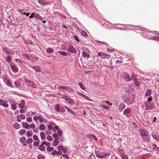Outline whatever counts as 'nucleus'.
I'll return each mask as SVG.
<instances>
[{"label":"nucleus","instance_id":"nucleus-1","mask_svg":"<svg viewBox=\"0 0 159 159\" xmlns=\"http://www.w3.org/2000/svg\"><path fill=\"white\" fill-rule=\"evenodd\" d=\"M95 151L96 156L98 159H102L105 156H108L109 155L106 153L102 152H100L99 149H97Z\"/></svg>","mask_w":159,"mask_h":159},{"label":"nucleus","instance_id":"nucleus-2","mask_svg":"<svg viewBox=\"0 0 159 159\" xmlns=\"http://www.w3.org/2000/svg\"><path fill=\"white\" fill-rule=\"evenodd\" d=\"M123 79L127 82H129L132 79V74L131 77L129 74L125 73L123 74Z\"/></svg>","mask_w":159,"mask_h":159},{"label":"nucleus","instance_id":"nucleus-3","mask_svg":"<svg viewBox=\"0 0 159 159\" xmlns=\"http://www.w3.org/2000/svg\"><path fill=\"white\" fill-rule=\"evenodd\" d=\"M98 55L99 57H101L103 59H108L111 57L110 55L104 54L103 52H98Z\"/></svg>","mask_w":159,"mask_h":159},{"label":"nucleus","instance_id":"nucleus-4","mask_svg":"<svg viewBox=\"0 0 159 159\" xmlns=\"http://www.w3.org/2000/svg\"><path fill=\"white\" fill-rule=\"evenodd\" d=\"M132 79L134 82L135 85L137 86H139L140 85V82L137 80V78L134 73L132 74Z\"/></svg>","mask_w":159,"mask_h":159},{"label":"nucleus","instance_id":"nucleus-5","mask_svg":"<svg viewBox=\"0 0 159 159\" xmlns=\"http://www.w3.org/2000/svg\"><path fill=\"white\" fill-rule=\"evenodd\" d=\"M139 133L142 137L148 134V133L147 131L144 129H140L139 130Z\"/></svg>","mask_w":159,"mask_h":159},{"label":"nucleus","instance_id":"nucleus-6","mask_svg":"<svg viewBox=\"0 0 159 159\" xmlns=\"http://www.w3.org/2000/svg\"><path fill=\"white\" fill-rule=\"evenodd\" d=\"M25 82L29 86L34 88H36V84H35L33 81L28 80H25Z\"/></svg>","mask_w":159,"mask_h":159},{"label":"nucleus","instance_id":"nucleus-7","mask_svg":"<svg viewBox=\"0 0 159 159\" xmlns=\"http://www.w3.org/2000/svg\"><path fill=\"white\" fill-rule=\"evenodd\" d=\"M0 105H2L5 107H7L8 106V105L7 103V102L0 99Z\"/></svg>","mask_w":159,"mask_h":159},{"label":"nucleus","instance_id":"nucleus-8","mask_svg":"<svg viewBox=\"0 0 159 159\" xmlns=\"http://www.w3.org/2000/svg\"><path fill=\"white\" fill-rule=\"evenodd\" d=\"M2 49L3 51L5 52L7 55H8L11 54L12 53V51H10V50H9L6 48H3Z\"/></svg>","mask_w":159,"mask_h":159},{"label":"nucleus","instance_id":"nucleus-9","mask_svg":"<svg viewBox=\"0 0 159 159\" xmlns=\"http://www.w3.org/2000/svg\"><path fill=\"white\" fill-rule=\"evenodd\" d=\"M68 51L69 52L72 53H75L76 52V49L72 46H70L69 48Z\"/></svg>","mask_w":159,"mask_h":159},{"label":"nucleus","instance_id":"nucleus-10","mask_svg":"<svg viewBox=\"0 0 159 159\" xmlns=\"http://www.w3.org/2000/svg\"><path fill=\"white\" fill-rule=\"evenodd\" d=\"M151 148L152 150L155 152H157L159 150V148L158 147L156 144H153L152 145Z\"/></svg>","mask_w":159,"mask_h":159},{"label":"nucleus","instance_id":"nucleus-11","mask_svg":"<svg viewBox=\"0 0 159 159\" xmlns=\"http://www.w3.org/2000/svg\"><path fill=\"white\" fill-rule=\"evenodd\" d=\"M38 2L43 6L47 5L50 4L49 2H45L43 0H39Z\"/></svg>","mask_w":159,"mask_h":159},{"label":"nucleus","instance_id":"nucleus-12","mask_svg":"<svg viewBox=\"0 0 159 159\" xmlns=\"http://www.w3.org/2000/svg\"><path fill=\"white\" fill-rule=\"evenodd\" d=\"M59 142V139H56L54 140L52 144V145L53 146H56L58 144Z\"/></svg>","mask_w":159,"mask_h":159},{"label":"nucleus","instance_id":"nucleus-13","mask_svg":"<svg viewBox=\"0 0 159 159\" xmlns=\"http://www.w3.org/2000/svg\"><path fill=\"white\" fill-rule=\"evenodd\" d=\"M39 119L41 122H43L44 123H47V120L45 118H44L41 117L40 115L39 116Z\"/></svg>","mask_w":159,"mask_h":159},{"label":"nucleus","instance_id":"nucleus-14","mask_svg":"<svg viewBox=\"0 0 159 159\" xmlns=\"http://www.w3.org/2000/svg\"><path fill=\"white\" fill-rule=\"evenodd\" d=\"M11 68L12 71L15 73L17 72L18 71V69L16 66L12 65Z\"/></svg>","mask_w":159,"mask_h":159},{"label":"nucleus","instance_id":"nucleus-15","mask_svg":"<svg viewBox=\"0 0 159 159\" xmlns=\"http://www.w3.org/2000/svg\"><path fill=\"white\" fill-rule=\"evenodd\" d=\"M142 138L143 140L146 142H148L150 140V138L148 134L143 137Z\"/></svg>","mask_w":159,"mask_h":159},{"label":"nucleus","instance_id":"nucleus-16","mask_svg":"<svg viewBox=\"0 0 159 159\" xmlns=\"http://www.w3.org/2000/svg\"><path fill=\"white\" fill-rule=\"evenodd\" d=\"M29 126L30 125L28 123L24 122H22V126L24 128L28 129L29 128Z\"/></svg>","mask_w":159,"mask_h":159},{"label":"nucleus","instance_id":"nucleus-17","mask_svg":"<svg viewBox=\"0 0 159 159\" xmlns=\"http://www.w3.org/2000/svg\"><path fill=\"white\" fill-rule=\"evenodd\" d=\"M145 109L146 110H151L150 108H154L153 106H150V105L145 103Z\"/></svg>","mask_w":159,"mask_h":159},{"label":"nucleus","instance_id":"nucleus-18","mask_svg":"<svg viewBox=\"0 0 159 159\" xmlns=\"http://www.w3.org/2000/svg\"><path fill=\"white\" fill-rule=\"evenodd\" d=\"M14 84L16 87H19L21 85V83L19 80H16V81L14 82Z\"/></svg>","mask_w":159,"mask_h":159},{"label":"nucleus","instance_id":"nucleus-19","mask_svg":"<svg viewBox=\"0 0 159 159\" xmlns=\"http://www.w3.org/2000/svg\"><path fill=\"white\" fill-rule=\"evenodd\" d=\"M25 101L24 100H22L20 103L18 104L19 107L20 108H22L25 107Z\"/></svg>","mask_w":159,"mask_h":159},{"label":"nucleus","instance_id":"nucleus-20","mask_svg":"<svg viewBox=\"0 0 159 159\" xmlns=\"http://www.w3.org/2000/svg\"><path fill=\"white\" fill-rule=\"evenodd\" d=\"M20 141L22 143H23L24 145H25L26 144L25 143H26V139L25 137H22L20 138Z\"/></svg>","mask_w":159,"mask_h":159},{"label":"nucleus","instance_id":"nucleus-21","mask_svg":"<svg viewBox=\"0 0 159 159\" xmlns=\"http://www.w3.org/2000/svg\"><path fill=\"white\" fill-rule=\"evenodd\" d=\"M34 69L35 71L38 73L41 72V70H40V67L37 66H35L32 67Z\"/></svg>","mask_w":159,"mask_h":159},{"label":"nucleus","instance_id":"nucleus-22","mask_svg":"<svg viewBox=\"0 0 159 159\" xmlns=\"http://www.w3.org/2000/svg\"><path fill=\"white\" fill-rule=\"evenodd\" d=\"M152 93V91L150 89H148L147 90L145 93V96L146 97L150 96Z\"/></svg>","mask_w":159,"mask_h":159},{"label":"nucleus","instance_id":"nucleus-23","mask_svg":"<svg viewBox=\"0 0 159 159\" xmlns=\"http://www.w3.org/2000/svg\"><path fill=\"white\" fill-rule=\"evenodd\" d=\"M65 107L67 109V111L68 112H70L71 113L75 115V113L73 111L70 110L69 108H68L66 106H65Z\"/></svg>","mask_w":159,"mask_h":159},{"label":"nucleus","instance_id":"nucleus-24","mask_svg":"<svg viewBox=\"0 0 159 159\" xmlns=\"http://www.w3.org/2000/svg\"><path fill=\"white\" fill-rule=\"evenodd\" d=\"M7 85L9 87H12L13 88H14V87L10 80H7Z\"/></svg>","mask_w":159,"mask_h":159},{"label":"nucleus","instance_id":"nucleus-25","mask_svg":"<svg viewBox=\"0 0 159 159\" xmlns=\"http://www.w3.org/2000/svg\"><path fill=\"white\" fill-rule=\"evenodd\" d=\"M46 127L43 124L40 125L39 127V129L42 130H44L46 129Z\"/></svg>","mask_w":159,"mask_h":159},{"label":"nucleus","instance_id":"nucleus-26","mask_svg":"<svg viewBox=\"0 0 159 159\" xmlns=\"http://www.w3.org/2000/svg\"><path fill=\"white\" fill-rule=\"evenodd\" d=\"M46 51L48 53H50L54 52L53 50V49L51 48H48L46 50Z\"/></svg>","mask_w":159,"mask_h":159},{"label":"nucleus","instance_id":"nucleus-27","mask_svg":"<svg viewBox=\"0 0 159 159\" xmlns=\"http://www.w3.org/2000/svg\"><path fill=\"white\" fill-rule=\"evenodd\" d=\"M82 54V56L84 58H85L86 57H89V55L86 52L84 51L83 52Z\"/></svg>","mask_w":159,"mask_h":159},{"label":"nucleus","instance_id":"nucleus-28","mask_svg":"<svg viewBox=\"0 0 159 159\" xmlns=\"http://www.w3.org/2000/svg\"><path fill=\"white\" fill-rule=\"evenodd\" d=\"M44 144H43V143H42L41 145L39 147V149L42 151H43L45 150V147L44 146Z\"/></svg>","mask_w":159,"mask_h":159},{"label":"nucleus","instance_id":"nucleus-29","mask_svg":"<svg viewBox=\"0 0 159 159\" xmlns=\"http://www.w3.org/2000/svg\"><path fill=\"white\" fill-rule=\"evenodd\" d=\"M26 131V130L24 129H22L20 130L19 134L21 135H22L25 133Z\"/></svg>","mask_w":159,"mask_h":159},{"label":"nucleus","instance_id":"nucleus-30","mask_svg":"<svg viewBox=\"0 0 159 159\" xmlns=\"http://www.w3.org/2000/svg\"><path fill=\"white\" fill-rule=\"evenodd\" d=\"M58 52L63 56H66L67 55V53L64 52L59 51H58Z\"/></svg>","mask_w":159,"mask_h":159},{"label":"nucleus","instance_id":"nucleus-31","mask_svg":"<svg viewBox=\"0 0 159 159\" xmlns=\"http://www.w3.org/2000/svg\"><path fill=\"white\" fill-rule=\"evenodd\" d=\"M34 17H35L36 18L38 19L42 20H43V18L39 15L38 14H36L35 16H34Z\"/></svg>","mask_w":159,"mask_h":159},{"label":"nucleus","instance_id":"nucleus-32","mask_svg":"<svg viewBox=\"0 0 159 159\" xmlns=\"http://www.w3.org/2000/svg\"><path fill=\"white\" fill-rule=\"evenodd\" d=\"M62 98L65 100L67 102H68V101H70V98L67 96H62Z\"/></svg>","mask_w":159,"mask_h":159},{"label":"nucleus","instance_id":"nucleus-33","mask_svg":"<svg viewBox=\"0 0 159 159\" xmlns=\"http://www.w3.org/2000/svg\"><path fill=\"white\" fill-rule=\"evenodd\" d=\"M60 105L59 104H57L56 106L55 110L56 111L59 112L60 111Z\"/></svg>","mask_w":159,"mask_h":159},{"label":"nucleus","instance_id":"nucleus-34","mask_svg":"<svg viewBox=\"0 0 159 159\" xmlns=\"http://www.w3.org/2000/svg\"><path fill=\"white\" fill-rule=\"evenodd\" d=\"M13 126L15 128L18 129L20 128V125L18 123H15L14 125Z\"/></svg>","mask_w":159,"mask_h":159},{"label":"nucleus","instance_id":"nucleus-35","mask_svg":"<svg viewBox=\"0 0 159 159\" xmlns=\"http://www.w3.org/2000/svg\"><path fill=\"white\" fill-rule=\"evenodd\" d=\"M33 132L32 131H27L26 133V135L27 136H31L33 135Z\"/></svg>","mask_w":159,"mask_h":159},{"label":"nucleus","instance_id":"nucleus-36","mask_svg":"<svg viewBox=\"0 0 159 159\" xmlns=\"http://www.w3.org/2000/svg\"><path fill=\"white\" fill-rule=\"evenodd\" d=\"M20 108L21 109L20 110V111L21 113H24L27 110V107H26Z\"/></svg>","mask_w":159,"mask_h":159},{"label":"nucleus","instance_id":"nucleus-37","mask_svg":"<svg viewBox=\"0 0 159 159\" xmlns=\"http://www.w3.org/2000/svg\"><path fill=\"white\" fill-rule=\"evenodd\" d=\"M130 111V108H127L125 109L124 111V113L125 114H129Z\"/></svg>","mask_w":159,"mask_h":159},{"label":"nucleus","instance_id":"nucleus-38","mask_svg":"<svg viewBox=\"0 0 159 159\" xmlns=\"http://www.w3.org/2000/svg\"><path fill=\"white\" fill-rule=\"evenodd\" d=\"M59 89H64L66 90H68L69 89H70L69 87H68L66 86H60L58 87Z\"/></svg>","mask_w":159,"mask_h":159},{"label":"nucleus","instance_id":"nucleus-39","mask_svg":"<svg viewBox=\"0 0 159 159\" xmlns=\"http://www.w3.org/2000/svg\"><path fill=\"white\" fill-rule=\"evenodd\" d=\"M40 136L42 139H44L45 137V133L44 132H41L40 133Z\"/></svg>","mask_w":159,"mask_h":159},{"label":"nucleus","instance_id":"nucleus-40","mask_svg":"<svg viewBox=\"0 0 159 159\" xmlns=\"http://www.w3.org/2000/svg\"><path fill=\"white\" fill-rule=\"evenodd\" d=\"M81 33V35L84 37H86L87 36H88L87 34L84 30L82 31Z\"/></svg>","mask_w":159,"mask_h":159},{"label":"nucleus","instance_id":"nucleus-41","mask_svg":"<svg viewBox=\"0 0 159 159\" xmlns=\"http://www.w3.org/2000/svg\"><path fill=\"white\" fill-rule=\"evenodd\" d=\"M89 137L90 138H91L94 139V140H97V138L94 135L92 134H90L88 135Z\"/></svg>","mask_w":159,"mask_h":159},{"label":"nucleus","instance_id":"nucleus-42","mask_svg":"<svg viewBox=\"0 0 159 159\" xmlns=\"http://www.w3.org/2000/svg\"><path fill=\"white\" fill-rule=\"evenodd\" d=\"M121 157L122 159H128V157L127 155L123 154L121 155Z\"/></svg>","mask_w":159,"mask_h":159},{"label":"nucleus","instance_id":"nucleus-43","mask_svg":"<svg viewBox=\"0 0 159 159\" xmlns=\"http://www.w3.org/2000/svg\"><path fill=\"white\" fill-rule=\"evenodd\" d=\"M125 107V105L123 103L120 104L119 105L120 109H121V110H123Z\"/></svg>","mask_w":159,"mask_h":159},{"label":"nucleus","instance_id":"nucleus-44","mask_svg":"<svg viewBox=\"0 0 159 159\" xmlns=\"http://www.w3.org/2000/svg\"><path fill=\"white\" fill-rule=\"evenodd\" d=\"M16 103H14L11 104V108L13 110H15L16 108Z\"/></svg>","mask_w":159,"mask_h":159},{"label":"nucleus","instance_id":"nucleus-45","mask_svg":"<svg viewBox=\"0 0 159 159\" xmlns=\"http://www.w3.org/2000/svg\"><path fill=\"white\" fill-rule=\"evenodd\" d=\"M59 127L57 126H55L53 128H52V130L53 131L55 132L58 129Z\"/></svg>","mask_w":159,"mask_h":159},{"label":"nucleus","instance_id":"nucleus-46","mask_svg":"<svg viewBox=\"0 0 159 159\" xmlns=\"http://www.w3.org/2000/svg\"><path fill=\"white\" fill-rule=\"evenodd\" d=\"M79 85L84 90L85 89V87L84 86L83 84L81 82H79Z\"/></svg>","mask_w":159,"mask_h":159},{"label":"nucleus","instance_id":"nucleus-47","mask_svg":"<svg viewBox=\"0 0 159 159\" xmlns=\"http://www.w3.org/2000/svg\"><path fill=\"white\" fill-rule=\"evenodd\" d=\"M33 139H32L29 138L27 140V143H32L33 142Z\"/></svg>","mask_w":159,"mask_h":159},{"label":"nucleus","instance_id":"nucleus-48","mask_svg":"<svg viewBox=\"0 0 159 159\" xmlns=\"http://www.w3.org/2000/svg\"><path fill=\"white\" fill-rule=\"evenodd\" d=\"M6 60L7 62H10L11 61V58L10 56H9L6 57Z\"/></svg>","mask_w":159,"mask_h":159},{"label":"nucleus","instance_id":"nucleus-49","mask_svg":"<svg viewBox=\"0 0 159 159\" xmlns=\"http://www.w3.org/2000/svg\"><path fill=\"white\" fill-rule=\"evenodd\" d=\"M47 150L48 152H51L53 150V148L52 147H48L47 148Z\"/></svg>","mask_w":159,"mask_h":159},{"label":"nucleus","instance_id":"nucleus-50","mask_svg":"<svg viewBox=\"0 0 159 159\" xmlns=\"http://www.w3.org/2000/svg\"><path fill=\"white\" fill-rule=\"evenodd\" d=\"M18 11L21 14H25V12H24L23 10H19Z\"/></svg>","mask_w":159,"mask_h":159},{"label":"nucleus","instance_id":"nucleus-51","mask_svg":"<svg viewBox=\"0 0 159 159\" xmlns=\"http://www.w3.org/2000/svg\"><path fill=\"white\" fill-rule=\"evenodd\" d=\"M33 139L35 140H37L39 141V139H38V136L36 135H34L33 137Z\"/></svg>","mask_w":159,"mask_h":159},{"label":"nucleus","instance_id":"nucleus-52","mask_svg":"<svg viewBox=\"0 0 159 159\" xmlns=\"http://www.w3.org/2000/svg\"><path fill=\"white\" fill-rule=\"evenodd\" d=\"M48 128L49 130H52V125L51 124H48L47 125Z\"/></svg>","mask_w":159,"mask_h":159},{"label":"nucleus","instance_id":"nucleus-53","mask_svg":"<svg viewBox=\"0 0 159 159\" xmlns=\"http://www.w3.org/2000/svg\"><path fill=\"white\" fill-rule=\"evenodd\" d=\"M34 145L36 146H38L39 145V141H37L35 142L34 143Z\"/></svg>","mask_w":159,"mask_h":159},{"label":"nucleus","instance_id":"nucleus-54","mask_svg":"<svg viewBox=\"0 0 159 159\" xmlns=\"http://www.w3.org/2000/svg\"><path fill=\"white\" fill-rule=\"evenodd\" d=\"M62 134V132L61 129H59L57 131V134L59 135H61Z\"/></svg>","mask_w":159,"mask_h":159},{"label":"nucleus","instance_id":"nucleus-55","mask_svg":"<svg viewBox=\"0 0 159 159\" xmlns=\"http://www.w3.org/2000/svg\"><path fill=\"white\" fill-rule=\"evenodd\" d=\"M43 144H45V145L47 146H49L50 145L51 143L49 142H44L43 143Z\"/></svg>","mask_w":159,"mask_h":159},{"label":"nucleus","instance_id":"nucleus-56","mask_svg":"<svg viewBox=\"0 0 159 159\" xmlns=\"http://www.w3.org/2000/svg\"><path fill=\"white\" fill-rule=\"evenodd\" d=\"M35 127V125L34 124H31L30 125L29 128H30L32 129H34Z\"/></svg>","mask_w":159,"mask_h":159},{"label":"nucleus","instance_id":"nucleus-57","mask_svg":"<svg viewBox=\"0 0 159 159\" xmlns=\"http://www.w3.org/2000/svg\"><path fill=\"white\" fill-rule=\"evenodd\" d=\"M47 139L48 140L50 141H51L52 140V136L48 135L47 137Z\"/></svg>","mask_w":159,"mask_h":159},{"label":"nucleus","instance_id":"nucleus-58","mask_svg":"<svg viewBox=\"0 0 159 159\" xmlns=\"http://www.w3.org/2000/svg\"><path fill=\"white\" fill-rule=\"evenodd\" d=\"M38 159H44L45 157L41 155H39L38 157Z\"/></svg>","mask_w":159,"mask_h":159},{"label":"nucleus","instance_id":"nucleus-59","mask_svg":"<svg viewBox=\"0 0 159 159\" xmlns=\"http://www.w3.org/2000/svg\"><path fill=\"white\" fill-rule=\"evenodd\" d=\"M73 38H74V39H75L77 41V42H80V40H79V39H78L77 36L76 35H74L73 36Z\"/></svg>","mask_w":159,"mask_h":159},{"label":"nucleus","instance_id":"nucleus-60","mask_svg":"<svg viewBox=\"0 0 159 159\" xmlns=\"http://www.w3.org/2000/svg\"><path fill=\"white\" fill-rule=\"evenodd\" d=\"M64 147L62 146H60L58 147L57 149L58 150L60 151H62Z\"/></svg>","mask_w":159,"mask_h":159},{"label":"nucleus","instance_id":"nucleus-61","mask_svg":"<svg viewBox=\"0 0 159 159\" xmlns=\"http://www.w3.org/2000/svg\"><path fill=\"white\" fill-rule=\"evenodd\" d=\"M20 117L21 119H24L25 118V116L24 115H20Z\"/></svg>","mask_w":159,"mask_h":159},{"label":"nucleus","instance_id":"nucleus-62","mask_svg":"<svg viewBox=\"0 0 159 159\" xmlns=\"http://www.w3.org/2000/svg\"><path fill=\"white\" fill-rule=\"evenodd\" d=\"M26 120L27 121H28L29 122H30L32 121V118L31 117H30L27 118Z\"/></svg>","mask_w":159,"mask_h":159},{"label":"nucleus","instance_id":"nucleus-63","mask_svg":"<svg viewBox=\"0 0 159 159\" xmlns=\"http://www.w3.org/2000/svg\"><path fill=\"white\" fill-rule=\"evenodd\" d=\"M67 148H63V149L62 150V151H63V152L64 153H66L67 152Z\"/></svg>","mask_w":159,"mask_h":159},{"label":"nucleus","instance_id":"nucleus-64","mask_svg":"<svg viewBox=\"0 0 159 159\" xmlns=\"http://www.w3.org/2000/svg\"><path fill=\"white\" fill-rule=\"evenodd\" d=\"M62 156L65 157L66 159H69V157L67 155L63 154Z\"/></svg>","mask_w":159,"mask_h":159}]
</instances>
